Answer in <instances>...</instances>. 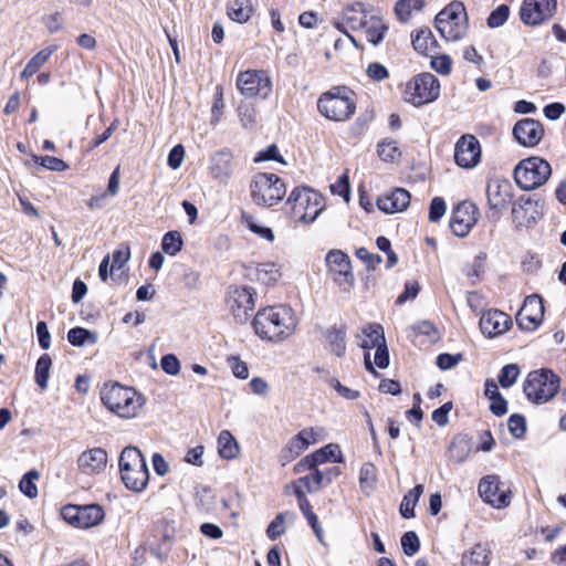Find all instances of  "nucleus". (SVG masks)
<instances>
[{
    "mask_svg": "<svg viewBox=\"0 0 566 566\" xmlns=\"http://www.w3.org/2000/svg\"><path fill=\"white\" fill-rule=\"evenodd\" d=\"M252 326L256 336L262 340L279 344L295 334L298 317L289 305H269L256 312Z\"/></svg>",
    "mask_w": 566,
    "mask_h": 566,
    "instance_id": "nucleus-1",
    "label": "nucleus"
},
{
    "mask_svg": "<svg viewBox=\"0 0 566 566\" xmlns=\"http://www.w3.org/2000/svg\"><path fill=\"white\" fill-rule=\"evenodd\" d=\"M101 401L111 413L129 420L142 413L146 398L133 387L111 382L102 387Z\"/></svg>",
    "mask_w": 566,
    "mask_h": 566,
    "instance_id": "nucleus-2",
    "label": "nucleus"
},
{
    "mask_svg": "<svg viewBox=\"0 0 566 566\" xmlns=\"http://www.w3.org/2000/svg\"><path fill=\"white\" fill-rule=\"evenodd\" d=\"M286 207L295 222L311 224L325 210L326 203L321 192L306 186H300L290 192Z\"/></svg>",
    "mask_w": 566,
    "mask_h": 566,
    "instance_id": "nucleus-3",
    "label": "nucleus"
},
{
    "mask_svg": "<svg viewBox=\"0 0 566 566\" xmlns=\"http://www.w3.org/2000/svg\"><path fill=\"white\" fill-rule=\"evenodd\" d=\"M358 345L365 350L364 363L368 371L376 374L375 368L385 369L389 365L384 328L379 324L364 326L357 335Z\"/></svg>",
    "mask_w": 566,
    "mask_h": 566,
    "instance_id": "nucleus-4",
    "label": "nucleus"
},
{
    "mask_svg": "<svg viewBox=\"0 0 566 566\" xmlns=\"http://www.w3.org/2000/svg\"><path fill=\"white\" fill-rule=\"evenodd\" d=\"M317 109L328 120L346 122L356 112L355 94L345 86L333 87L318 97Z\"/></svg>",
    "mask_w": 566,
    "mask_h": 566,
    "instance_id": "nucleus-5",
    "label": "nucleus"
},
{
    "mask_svg": "<svg viewBox=\"0 0 566 566\" xmlns=\"http://www.w3.org/2000/svg\"><path fill=\"white\" fill-rule=\"evenodd\" d=\"M119 472L125 486L133 492H143L149 482L146 460L136 447H126L119 455Z\"/></svg>",
    "mask_w": 566,
    "mask_h": 566,
    "instance_id": "nucleus-6",
    "label": "nucleus"
},
{
    "mask_svg": "<svg viewBox=\"0 0 566 566\" xmlns=\"http://www.w3.org/2000/svg\"><path fill=\"white\" fill-rule=\"evenodd\" d=\"M286 195L285 182L275 174L258 172L250 182L251 200L259 207L276 206Z\"/></svg>",
    "mask_w": 566,
    "mask_h": 566,
    "instance_id": "nucleus-7",
    "label": "nucleus"
},
{
    "mask_svg": "<svg viewBox=\"0 0 566 566\" xmlns=\"http://www.w3.org/2000/svg\"><path fill=\"white\" fill-rule=\"evenodd\" d=\"M436 28L446 41L462 40L469 29L468 13L463 2L452 1L436 17Z\"/></svg>",
    "mask_w": 566,
    "mask_h": 566,
    "instance_id": "nucleus-8",
    "label": "nucleus"
},
{
    "mask_svg": "<svg viewBox=\"0 0 566 566\" xmlns=\"http://www.w3.org/2000/svg\"><path fill=\"white\" fill-rule=\"evenodd\" d=\"M559 382V377L551 369H536L527 374L523 391L530 401L546 403L558 392Z\"/></svg>",
    "mask_w": 566,
    "mask_h": 566,
    "instance_id": "nucleus-9",
    "label": "nucleus"
},
{
    "mask_svg": "<svg viewBox=\"0 0 566 566\" xmlns=\"http://www.w3.org/2000/svg\"><path fill=\"white\" fill-rule=\"evenodd\" d=\"M440 82L431 73H420L407 81L402 88V98L413 106H422L438 99Z\"/></svg>",
    "mask_w": 566,
    "mask_h": 566,
    "instance_id": "nucleus-10",
    "label": "nucleus"
},
{
    "mask_svg": "<svg viewBox=\"0 0 566 566\" xmlns=\"http://www.w3.org/2000/svg\"><path fill=\"white\" fill-rule=\"evenodd\" d=\"M551 174L549 163L534 156L518 163L514 169V179L522 189L533 190L546 184Z\"/></svg>",
    "mask_w": 566,
    "mask_h": 566,
    "instance_id": "nucleus-11",
    "label": "nucleus"
},
{
    "mask_svg": "<svg viewBox=\"0 0 566 566\" xmlns=\"http://www.w3.org/2000/svg\"><path fill=\"white\" fill-rule=\"evenodd\" d=\"M235 86L245 98L264 101L271 95L273 83L266 71L249 69L237 75Z\"/></svg>",
    "mask_w": 566,
    "mask_h": 566,
    "instance_id": "nucleus-12",
    "label": "nucleus"
},
{
    "mask_svg": "<svg viewBox=\"0 0 566 566\" xmlns=\"http://www.w3.org/2000/svg\"><path fill=\"white\" fill-rule=\"evenodd\" d=\"M60 514L66 524L78 530L97 527L105 520V511L98 504H67L61 509Z\"/></svg>",
    "mask_w": 566,
    "mask_h": 566,
    "instance_id": "nucleus-13",
    "label": "nucleus"
},
{
    "mask_svg": "<svg viewBox=\"0 0 566 566\" xmlns=\"http://www.w3.org/2000/svg\"><path fill=\"white\" fill-rule=\"evenodd\" d=\"M256 293L254 289L245 285L229 287L227 305L238 323H245L255 307Z\"/></svg>",
    "mask_w": 566,
    "mask_h": 566,
    "instance_id": "nucleus-14",
    "label": "nucleus"
},
{
    "mask_svg": "<svg viewBox=\"0 0 566 566\" xmlns=\"http://www.w3.org/2000/svg\"><path fill=\"white\" fill-rule=\"evenodd\" d=\"M557 0H523L518 15L527 27H537L551 20L556 11Z\"/></svg>",
    "mask_w": 566,
    "mask_h": 566,
    "instance_id": "nucleus-15",
    "label": "nucleus"
},
{
    "mask_svg": "<svg viewBox=\"0 0 566 566\" xmlns=\"http://www.w3.org/2000/svg\"><path fill=\"white\" fill-rule=\"evenodd\" d=\"M478 489L482 500L495 509L506 507L511 503V490L500 482L497 475L482 478Z\"/></svg>",
    "mask_w": 566,
    "mask_h": 566,
    "instance_id": "nucleus-16",
    "label": "nucleus"
},
{
    "mask_svg": "<svg viewBox=\"0 0 566 566\" xmlns=\"http://www.w3.org/2000/svg\"><path fill=\"white\" fill-rule=\"evenodd\" d=\"M328 271L334 282L343 287L345 291H349L355 285V276L352 271V263L346 253L340 250H333L328 252L326 256Z\"/></svg>",
    "mask_w": 566,
    "mask_h": 566,
    "instance_id": "nucleus-17",
    "label": "nucleus"
},
{
    "mask_svg": "<svg viewBox=\"0 0 566 566\" xmlns=\"http://www.w3.org/2000/svg\"><path fill=\"white\" fill-rule=\"evenodd\" d=\"M480 217L479 208L471 201L459 202L450 218V228L454 235L467 237L475 226Z\"/></svg>",
    "mask_w": 566,
    "mask_h": 566,
    "instance_id": "nucleus-18",
    "label": "nucleus"
},
{
    "mask_svg": "<svg viewBox=\"0 0 566 566\" xmlns=\"http://www.w3.org/2000/svg\"><path fill=\"white\" fill-rule=\"evenodd\" d=\"M514 187L504 178H492L486 185L488 206L493 211H503L513 203Z\"/></svg>",
    "mask_w": 566,
    "mask_h": 566,
    "instance_id": "nucleus-19",
    "label": "nucleus"
},
{
    "mask_svg": "<svg viewBox=\"0 0 566 566\" xmlns=\"http://www.w3.org/2000/svg\"><path fill=\"white\" fill-rule=\"evenodd\" d=\"M108 454L104 448H88L80 453L76 459L78 471L88 476H96L106 471Z\"/></svg>",
    "mask_w": 566,
    "mask_h": 566,
    "instance_id": "nucleus-20",
    "label": "nucleus"
},
{
    "mask_svg": "<svg viewBox=\"0 0 566 566\" xmlns=\"http://www.w3.org/2000/svg\"><path fill=\"white\" fill-rule=\"evenodd\" d=\"M327 462L343 463L344 455L337 443H327L313 453L304 457L297 464L296 471L314 470L316 467Z\"/></svg>",
    "mask_w": 566,
    "mask_h": 566,
    "instance_id": "nucleus-21",
    "label": "nucleus"
},
{
    "mask_svg": "<svg viewBox=\"0 0 566 566\" xmlns=\"http://www.w3.org/2000/svg\"><path fill=\"white\" fill-rule=\"evenodd\" d=\"M454 160L464 169L474 168L481 160L480 143L473 135H463L455 144Z\"/></svg>",
    "mask_w": 566,
    "mask_h": 566,
    "instance_id": "nucleus-22",
    "label": "nucleus"
},
{
    "mask_svg": "<svg viewBox=\"0 0 566 566\" xmlns=\"http://www.w3.org/2000/svg\"><path fill=\"white\" fill-rule=\"evenodd\" d=\"M479 326L485 337L495 338L511 328L512 319L504 312L491 308L481 314Z\"/></svg>",
    "mask_w": 566,
    "mask_h": 566,
    "instance_id": "nucleus-23",
    "label": "nucleus"
},
{
    "mask_svg": "<svg viewBox=\"0 0 566 566\" xmlns=\"http://www.w3.org/2000/svg\"><path fill=\"white\" fill-rule=\"evenodd\" d=\"M544 306L538 295H530L525 298L520 310L516 321L518 326L524 331H534L543 322Z\"/></svg>",
    "mask_w": 566,
    "mask_h": 566,
    "instance_id": "nucleus-24",
    "label": "nucleus"
},
{
    "mask_svg": "<svg viewBox=\"0 0 566 566\" xmlns=\"http://www.w3.org/2000/svg\"><path fill=\"white\" fill-rule=\"evenodd\" d=\"M411 196L405 188H395L377 198V208L386 214L401 213L410 206Z\"/></svg>",
    "mask_w": 566,
    "mask_h": 566,
    "instance_id": "nucleus-25",
    "label": "nucleus"
},
{
    "mask_svg": "<svg viewBox=\"0 0 566 566\" xmlns=\"http://www.w3.org/2000/svg\"><path fill=\"white\" fill-rule=\"evenodd\" d=\"M513 134L521 145L534 147L542 140L544 128L538 120L523 118L515 124Z\"/></svg>",
    "mask_w": 566,
    "mask_h": 566,
    "instance_id": "nucleus-26",
    "label": "nucleus"
},
{
    "mask_svg": "<svg viewBox=\"0 0 566 566\" xmlns=\"http://www.w3.org/2000/svg\"><path fill=\"white\" fill-rule=\"evenodd\" d=\"M209 171L218 184L227 185L234 172L232 154L227 150L216 151L210 158Z\"/></svg>",
    "mask_w": 566,
    "mask_h": 566,
    "instance_id": "nucleus-27",
    "label": "nucleus"
},
{
    "mask_svg": "<svg viewBox=\"0 0 566 566\" xmlns=\"http://www.w3.org/2000/svg\"><path fill=\"white\" fill-rule=\"evenodd\" d=\"M326 438V432L323 427H307L302 429L294 436L287 443V449L294 454L300 455L310 446L316 444Z\"/></svg>",
    "mask_w": 566,
    "mask_h": 566,
    "instance_id": "nucleus-28",
    "label": "nucleus"
},
{
    "mask_svg": "<svg viewBox=\"0 0 566 566\" xmlns=\"http://www.w3.org/2000/svg\"><path fill=\"white\" fill-rule=\"evenodd\" d=\"M541 217V207L530 197H520L512 207V219L517 226H528Z\"/></svg>",
    "mask_w": 566,
    "mask_h": 566,
    "instance_id": "nucleus-29",
    "label": "nucleus"
},
{
    "mask_svg": "<svg viewBox=\"0 0 566 566\" xmlns=\"http://www.w3.org/2000/svg\"><path fill=\"white\" fill-rule=\"evenodd\" d=\"M282 275L281 265L275 262H263L250 266L247 276L250 281L265 286L275 285Z\"/></svg>",
    "mask_w": 566,
    "mask_h": 566,
    "instance_id": "nucleus-30",
    "label": "nucleus"
},
{
    "mask_svg": "<svg viewBox=\"0 0 566 566\" xmlns=\"http://www.w3.org/2000/svg\"><path fill=\"white\" fill-rule=\"evenodd\" d=\"M373 8L363 1H354L345 6L343 20L352 30H360Z\"/></svg>",
    "mask_w": 566,
    "mask_h": 566,
    "instance_id": "nucleus-31",
    "label": "nucleus"
},
{
    "mask_svg": "<svg viewBox=\"0 0 566 566\" xmlns=\"http://www.w3.org/2000/svg\"><path fill=\"white\" fill-rule=\"evenodd\" d=\"M359 31L365 34L368 42L377 45L384 39L387 32V25L382 18L373 9Z\"/></svg>",
    "mask_w": 566,
    "mask_h": 566,
    "instance_id": "nucleus-32",
    "label": "nucleus"
},
{
    "mask_svg": "<svg viewBox=\"0 0 566 566\" xmlns=\"http://www.w3.org/2000/svg\"><path fill=\"white\" fill-rule=\"evenodd\" d=\"M491 549L486 544L475 543L461 557V566H489Z\"/></svg>",
    "mask_w": 566,
    "mask_h": 566,
    "instance_id": "nucleus-33",
    "label": "nucleus"
},
{
    "mask_svg": "<svg viewBox=\"0 0 566 566\" xmlns=\"http://www.w3.org/2000/svg\"><path fill=\"white\" fill-rule=\"evenodd\" d=\"M376 154L386 164H398L402 157L398 142L389 137L382 138L377 143Z\"/></svg>",
    "mask_w": 566,
    "mask_h": 566,
    "instance_id": "nucleus-34",
    "label": "nucleus"
},
{
    "mask_svg": "<svg viewBox=\"0 0 566 566\" xmlns=\"http://www.w3.org/2000/svg\"><path fill=\"white\" fill-rule=\"evenodd\" d=\"M218 454L224 460H233L240 454V446L229 430H223L217 439Z\"/></svg>",
    "mask_w": 566,
    "mask_h": 566,
    "instance_id": "nucleus-35",
    "label": "nucleus"
},
{
    "mask_svg": "<svg viewBox=\"0 0 566 566\" xmlns=\"http://www.w3.org/2000/svg\"><path fill=\"white\" fill-rule=\"evenodd\" d=\"M484 395L490 401V410L496 415L502 416L507 411V402L499 391L497 384L488 379L484 384Z\"/></svg>",
    "mask_w": 566,
    "mask_h": 566,
    "instance_id": "nucleus-36",
    "label": "nucleus"
},
{
    "mask_svg": "<svg viewBox=\"0 0 566 566\" xmlns=\"http://www.w3.org/2000/svg\"><path fill=\"white\" fill-rule=\"evenodd\" d=\"M413 49L423 55H429L437 46V41L428 28H420L412 33Z\"/></svg>",
    "mask_w": 566,
    "mask_h": 566,
    "instance_id": "nucleus-37",
    "label": "nucleus"
},
{
    "mask_svg": "<svg viewBox=\"0 0 566 566\" xmlns=\"http://www.w3.org/2000/svg\"><path fill=\"white\" fill-rule=\"evenodd\" d=\"M56 50V45H50L42 49L34 56H32L21 72V78L28 80L33 76L49 61V59Z\"/></svg>",
    "mask_w": 566,
    "mask_h": 566,
    "instance_id": "nucleus-38",
    "label": "nucleus"
},
{
    "mask_svg": "<svg viewBox=\"0 0 566 566\" xmlns=\"http://www.w3.org/2000/svg\"><path fill=\"white\" fill-rule=\"evenodd\" d=\"M253 11L251 0H233L228 7V17L238 23H245L251 19Z\"/></svg>",
    "mask_w": 566,
    "mask_h": 566,
    "instance_id": "nucleus-39",
    "label": "nucleus"
},
{
    "mask_svg": "<svg viewBox=\"0 0 566 566\" xmlns=\"http://www.w3.org/2000/svg\"><path fill=\"white\" fill-rule=\"evenodd\" d=\"M378 481L377 468L371 462L363 463L359 470V486L364 494L370 495L376 489Z\"/></svg>",
    "mask_w": 566,
    "mask_h": 566,
    "instance_id": "nucleus-40",
    "label": "nucleus"
},
{
    "mask_svg": "<svg viewBox=\"0 0 566 566\" xmlns=\"http://www.w3.org/2000/svg\"><path fill=\"white\" fill-rule=\"evenodd\" d=\"M423 493V485L418 484L403 496L399 511L405 518H412L415 516V507Z\"/></svg>",
    "mask_w": 566,
    "mask_h": 566,
    "instance_id": "nucleus-41",
    "label": "nucleus"
},
{
    "mask_svg": "<svg viewBox=\"0 0 566 566\" xmlns=\"http://www.w3.org/2000/svg\"><path fill=\"white\" fill-rule=\"evenodd\" d=\"M67 340L77 347H82L85 345L96 344L98 340V336L96 333L88 331L83 327H74L71 328L67 333Z\"/></svg>",
    "mask_w": 566,
    "mask_h": 566,
    "instance_id": "nucleus-42",
    "label": "nucleus"
},
{
    "mask_svg": "<svg viewBox=\"0 0 566 566\" xmlns=\"http://www.w3.org/2000/svg\"><path fill=\"white\" fill-rule=\"evenodd\" d=\"M243 223L251 232H253L260 239L266 242H273L275 240V234L272 228L268 227L263 222H260L253 217H244Z\"/></svg>",
    "mask_w": 566,
    "mask_h": 566,
    "instance_id": "nucleus-43",
    "label": "nucleus"
},
{
    "mask_svg": "<svg viewBox=\"0 0 566 566\" xmlns=\"http://www.w3.org/2000/svg\"><path fill=\"white\" fill-rule=\"evenodd\" d=\"M184 239L179 231H169L163 237L161 250L168 255L175 256L181 251Z\"/></svg>",
    "mask_w": 566,
    "mask_h": 566,
    "instance_id": "nucleus-44",
    "label": "nucleus"
},
{
    "mask_svg": "<svg viewBox=\"0 0 566 566\" xmlns=\"http://www.w3.org/2000/svg\"><path fill=\"white\" fill-rule=\"evenodd\" d=\"M423 7V0H399L395 7L398 19L402 22L408 21L412 13L420 11Z\"/></svg>",
    "mask_w": 566,
    "mask_h": 566,
    "instance_id": "nucleus-45",
    "label": "nucleus"
},
{
    "mask_svg": "<svg viewBox=\"0 0 566 566\" xmlns=\"http://www.w3.org/2000/svg\"><path fill=\"white\" fill-rule=\"evenodd\" d=\"M40 474L35 470H31L27 472L19 482L20 491L29 499H34L38 496V486L36 481L39 480Z\"/></svg>",
    "mask_w": 566,
    "mask_h": 566,
    "instance_id": "nucleus-46",
    "label": "nucleus"
},
{
    "mask_svg": "<svg viewBox=\"0 0 566 566\" xmlns=\"http://www.w3.org/2000/svg\"><path fill=\"white\" fill-rule=\"evenodd\" d=\"M51 365L52 360L49 355H42L38 359L35 367V381L42 389L48 387Z\"/></svg>",
    "mask_w": 566,
    "mask_h": 566,
    "instance_id": "nucleus-47",
    "label": "nucleus"
},
{
    "mask_svg": "<svg viewBox=\"0 0 566 566\" xmlns=\"http://www.w3.org/2000/svg\"><path fill=\"white\" fill-rule=\"evenodd\" d=\"M521 369L516 364H507L502 367L497 380L502 388L512 387L520 377Z\"/></svg>",
    "mask_w": 566,
    "mask_h": 566,
    "instance_id": "nucleus-48",
    "label": "nucleus"
},
{
    "mask_svg": "<svg viewBox=\"0 0 566 566\" xmlns=\"http://www.w3.org/2000/svg\"><path fill=\"white\" fill-rule=\"evenodd\" d=\"M292 514L289 512L280 513L268 526L266 535L271 539H276L283 535L286 531L287 518H291Z\"/></svg>",
    "mask_w": 566,
    "mask_h": 566,
    "instance_id": "nucleus-49",
    "label": "nucleus"
},
{
    "mask_svg": "<svg viewBox=\"0 0 566 566\" xmlns=\"http://www.w3.org/2000/svg\"><path fill=\"white\" fill-rule=\"evenodd\" d=\"M111 255V273L119 272L124 269L130 259V249L127 245H122L114 250Z\"/></svg>",
    "mask_w": 566,
    "mask_h": 566,
    "instance_id": "nucleus-50",
    "label": "nucleus"
},
{
    "mask_svg": "<svg viewBox=\"0 0 566 566\" xmlns=\"http://www.w3.org/2000/svg\"><path fill=\"white\" fill-rule=\"evenodd\" d=\"M511 14L509 6L501 4L495 8L486 19V24L490 29H497L505 24Z\"/></svg>",
    "mask_w": 566,
    "mask_h": 566,
    "instance_id": "nucleus-51",
    "label": "nucleus"
},
{
    "mask_svg": "<svg viewBox=\"0 0 566 566\" xmlns=\"http://www.w3.org/2000/svg\"><path fill=\"white\" fill-rule=\"evenodd\" d=\"M226 361L233 377L240 380H245L249 378L250 370L248 364L244 360H242L239 356H229L227 357Z\"/></svg>",
    "mask_w": 566,
    "mask_h": 566,
    "instance_id": "nucleus-52",
    "label": "nucleus"
},
{
    "mask_svg": "<svg viewBox=\"0 0 566 566\" xmlns=\"http://www.w3.org/2000/svg\"><path fill=\"white\" fill-rule=\"evenodd\" d=\"M334 49L343 56H349L358 50V43L349 33L335 40Z\"/></svg>",
    "mask_w": 566,
    "mask_h": 566,
    "instance_id": "nucleus-53",
    "label": "nucleus"
},
{
    "mask_svg": "<svg viewBox=\"0 0 566 566\" xmlns=\"http://www.w3.org/2000/svg\"><path fill=\"white\" fill-rule=\"evenodd\" d=\"M331 192L335 196H339L345 202L350 199V185L347 174H342L332 185Z\"/></svg>",
    "mask_w": 566,
    "mask_h": 566,
    "instance_id": "nucleus-54",
    "label": "nucleus"
},
{
    "mask_svg": "<svg viewBox=\"0 0 566 566\" xmlns=\"http://www.w3.org/2000/svg\"><path fill=\"white\" fill-rule=\"evenodd\" d=\"M33 160L51 171L61 172L69 169V165L64 160L54 156H34Z\"/></svg>",
    "mask_w": 566,
    "mask_h": 566,
    "instance_id": "nucleus-55",
    "label": "nucleus"
},
{
    "mask_svg": "<svg viewBox=\"0 0 566 566\" xmlns=\"http://www.w3.org/2000/svg\"><path fill=\"white\" fill-rule=\"evenodd\" d=\"M277 161L282 165H286L285 159L281 156L277 147L275 145H270L265 149L259 150L254 157V163H263V161Z\"/></svg>",
    "mask_w": 566,
    "mask_h": 566,
    "instance_id": "nucleus-56",
    "label": "nucleus"
},
{
    "mask_svg": "<svg viewBox=\"0 0 566 566\" xmlns=\"http://www.w3.org/2000/svg\"><path fill=\"white\" fill-rule=\"evenodd\" d=\"M323 480V472L315 469L311 474L298 479L297 483H302L306 488V491L312 493L321 489Z\"/></svg>",
    "mask_w": 566,
    "mask_h": 566,
    "instance_id": "nucleus-57",
    "label": "nucleus"
},
{
    "mask_svg": "<svg viewBox=\"0 0 566 566\" xmlns=\"http://www.w3.org/2000/svg\"><path fill=\"white\" fill-rule=\"evenodd\" d=\"M355 255L366 264L368 271H374L382 262L380 255L374 254L363 247L355 251Z\"/></svg>",
    "mask_w": 566,
    "mask_h": 566,
    "instance_id": "nucleus-58",
    "label": "nucleus"
},
{
    "mask_svg": "<svg viewBox=\"0 0 566 566\" xmlns=\"http://www.w3.org/2000/svg\"><path fill=\"white\" fill-rule=\"evenodd\" d=\"M401 547L407 556H413L420 548V543L415 532H407L401 537Z\"/></svg>",
    "mask_w": 566,
    "mask_h": 566,
    "instance_id": "nucleus-59",
    "label": "nucleus"
},
{
    "mask_svg": "<svg viewBox=\"0 0 566 566\" xmlns=\"http://www.w3.org/2000/svg\"><path fill=\"white\" fill-rule=\"evenodd\" d=\"M507 427L511 432V434L516 438L521 439L524 437L526 432V421L523 416L520 415H512L509 418Z\"/></svg>",
    "mask_w": 566,
    "mask_h": 566,
    "instance_id": "nucleus-60",
    "label": "nucleus"
},
{
    "mask_svg": "<svg viewBox=\"0 0 566 566\" xmlns=\"http://www.w3.org/2000/svg\"><path fill=\"white\" fill-rule=\"evenodd\" d=\"M161 369L170 376H177L180 373V360L174 354L164 355L160 359Z\"/></svg>",
    "mask_w": 566,
    "mask_h": 566,
    "instance_id": "nucleus-61",
    "label": "nucleus"
},
{
    "mask_svg": "<svg viewBox=\"0 0 566 566\" xmlns=\"http://www.w3.org/2000/svg\"><path fill=\"white\" fill-rule=\"evenodd\" d=\"M430 65L436 72L448 75L452 70V60L449 55L440 54L431 57Z\"/></svg>",
    "mask_w": 566,
    "mask_h": 566,
    "instance_id": "nucleus-62",
    "label": "nucleus"
},
{
    "mask_svg": "<svg viewBox=\"0 0 566 566\" xmlns=\"http://www.w3.org/2000/svg\"><path fill=\"white\" fill-rule=\"evenodd\" d=\"M447 212L446 201L441 197H434L429 208V220L431 222L439 221Z\"/></svg>",
    "mask_w": 566,
    "mask_h": 566,
    "instance_id": "nucleus-63",
    "label": "nucleus"
},
{
    "mask_svg": "<svg viewBox=\"0 0 566 566\" xmlns=\"http://www.w3.org/2000/svg\"><path fill=\"white\" fill-rule=\"evenodd\" d=\"M185 157H186L185 147L182 145H176L175 147H172L170 149V151L168 154V159H167L168 166L174 170L179 169L184 164Z\"/></svg>",
    "mask_w": 566,
    "mask_h": 566,
    "instance_id": "nucleus-64",
    "label": "nucleus"
}]
</instances>
